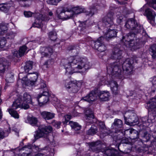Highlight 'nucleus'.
I'll return each instance as SVG.
<instances>
[{
    "label": "nucleus",
    "mask_w": 156,
    "mask_h": 156,
    "mask_svg": "<svg viewBox=\"0 0 156 156\" xmlns=\"http://www.w3.org/2000/svg\"><path fill=\"white\" fill-rule=\"evenodd\" d=\"M125 27L127 29H131V33L123 36L121 41L126 47L130 48L136 50L140 48L138 39L134 40L135 35L142 31L143 34H145L146 32L142 26L140 25L133 18L128 19L126 23Z\"/></svg>",
    "instance_id": "f257e3e1"
},
{
    "label": "nucleus",
    "mask_w": 156,
    "mask_h": 156,
    "mask_svg": "<svg viewBox=\"0 0 156 156\" xmlns=\"http://www.w3.org/2000/svg\"><path fill=\"white\" fill-rule=\"evenodd\" d=\"M62 63L66 69V73L70 74L79 72V70L83 68L85 69H87L91 67L87 58L78 56H71L63 59Z\"/></svg>",
    "instance_id": "f03ea898"
},
{
    "label": "nucleus",
    "mask_w": 156,
    "mask_h": 156,
    "mask_svg": "<svg viewBox=\"0 0 156 156\" xmlns=\"http://www.w3.org/2000/svg\"><path fill=\"white\" fill-rule=\"evenodd\" d=\"M120 46L118 44L117 47H115L112 51L111 59H117V62L108 65L107 67L108 73L109 76L110 75L114 76H117L119 78H121L123 77L122 74V71L121 69V67L119 66L120 63L118 64V62L122 63V60L120 59L122 58V50L121 48H118Z\"/></svg>",
    "instance_id": "7ed1b4c3"
},
{
    "label": "nucleus",
    "mask_w": 156,
    "mask_h": 156,
    "mask_svg": "<svg viewBox=\"0 0 156 156\" xmlns=\"http://www.w3.org/2000/svg\"><path fill=\"white\" fill-rule=\"evenodd\" d=\"M31 97L28 93H25L23 96L19 95L17 98L12 105V108L9 109V112L11 115L15 118H19V115L17 112L14 110L18 108H22L25 109L29 108V104H32Z\"/></svg>",
    "instance_id": "20e7f679"
},
{
    "label": "nucleus",
    "mask_w": 156,
    "mask_h": 156,
    "mask_svg": "<svg viewBox=\"0 0 156 156\" xmlns=\"http://www.w3.org/2000/svg\"><path fill=\"white\" fill-rule=\"evenodd\" d=\"M114 13L112 12H109L103 19V22L106 27H110L105 33L104 37L106 38H111L116 36L118 32L117 30L114 29V26L117 28L116 26L113 25Z\"/></svg>",
    "instance_id": "39448f33"
},
{
    "label": "nucleus",
    "mask_w": 156,
    "mask_h": 156,
    "mask_svg": "<svg viewBox=\"0 0 156 156\" xmlns=\"http://www.w3.org/2000/svg\"><path fill=\"white\" fill-rule=\"evenodd\" d=\"M84 12V9L79 6L73 8L70 10L66 12L65 8L63 7L58 8L56 10L58 18L64 20L74 17L76 15Z\"/></svg>",
    "instance_id": "423d86ee"
},
{
    "label": "nucleus",
    "mask_w": 156,
    "mask_h": 156,
    "mask_svg": "<svg viewBox=\"0 0 156 156\" xmlns=\"http://www.w3.org/2000/svg\"><path fill=\"white\" fill-rule=\"evenodd\" d=\"M38 129L35 131L34 134L35 140L42 137L47 136L48 134L52 131V127L50 126L41 125L38 127Z\"/></svg>",
    "instance_id": "0eeeda50"
},
{
    "label": "nucleus",
    "mask_w": 156,
    "mask_h": 156,
    "mask_svg": "<svg viewBox=\"0 0 156 156\" xmlns=\"http://www.w3.org/2000/svg\"><path fill=\"white\" fill-rule=\"evenodd\" d=\"M91 38L90 37H88L86 39L84 40L86 42H89L91 41V43H93L94 46L92 45L93 47L95 49L97 50L98 51L100 52H103L105 51L106 49V47L103 44V40L104 38L103 37H100L95 41H94L91 40Z\"/></svg>",
    "instance_id": "6e6552de"
},
{
    "label": "nucleus",
    "mask_w": 156,
    "mask_h": 156,
    "mask_svg": "<svg viewBox=\"0 0 156 156\" xmlns=\"http://www.w3.org/2000/svg\"><path fill=\"white\" fill-rule=\"evenodd\" d=\"M37 77V73H29L26 77L22 78V83L27 86H32L34 84Z\"/></svg>",
    "instance_id": "1a4fd4ad"
},
{
    "label": "nucleus",
    "mask_w": 156,
    "mask_h": 156,
    "mask_svg": "<svg viewBox=\"0 0 156 156\" xmlns=\"http://www.w3.org/2000/svg\"><path fill=\"white\" fill-rule=\"evenodd\" d=\"M126 123L128 125H132L136 123L138 119L136 114L133 111H129L126 112L124 115Z\"/></svg>",
    "instance_id": "9d476101"
},
{
    "label": "nucleus",
    "mask_w": 156,
    "mask_h": 156,
    "mask_svg": "<svg viewBox=\"0 0 156 156\" xmlns=\"http://www.w3.org/2000/svg\"><path fill=\"white\" fill-rule=\"evenodd\" d=\"M81 85L79 81H69L67 80L65 83V87L68 89L69 92L72 93H76L78 92Z\"/></svg>",
    "instance_id": "9b49d317"
},
{
    "label": "nucleus",
    "mask_w": 156,
    "mask_h": 156,
    "mask_svg": "<svg viewBox=\"0 0 156 156\" xmlns=\"http://www.w3.org/2000/svg\"><path fill=\"white\" fill-rule=\"evenodd\" d=\"M119 66L121 67V69L122 71V73L123 75L122 77L121 78H119L117 76H114L113 75H111L112 76V79L114 78L115 77H116L117 78L119 79H122L123 77V70L125 71L126 73L128 74H131L132 73L133 71V66L132 65V62H131L129 59H127L122 64V69L121 65L119 64Z\"/></svg>",
    "instance_id": "f8f14e48"
},
{
    "label": "nucleus",
    "mask_w": 156,
    "mask_h": 156,
    "mask_svg": "<svg viewBox=\"0 0 156 156\" xmlns=\"http://www.w3.org/2000/svg\"><path fill=\"white\" fill-rule=\"evenodd\" d=\"M146 108L149 112H151L154 115H156V98H153L147 102Z\"/></svg>",
    "instance_id": "ddd939ff"
},
{
    "label": "nucleus",
    "mask_w": 156,
    "mask_h": 156,
    "mask_svg": "<svg viewBox=\"0 0 156 156\" xmlns=\"http://www.w3.org/2000/svg\"><path fill=\"white\" fill-rule=\"evenodd\" d=\"M144 14L147 16L149 20L150 23L153 25H154L155 18L156 16L155 12L151 9L148 8V9H146Z\"/></svg>",
    "instance_id": "4468645a"
},
{
    "label": "nucleus",
    "mask_w": 156,
    "mask_h": 156,
    "mask_svg": "<svg viewBox=\"0 0 156 156\" xmlns=\"http://www.w3.org/2000/svg\"><path fill=\"white\" fill-rule=\"evenodd\" d=\"M49 93L47 91H43L42 94H40L37 97V100L39 103L44 104L48 100Z\"/></svg>",
    "instance_id": "2eb2a0df"
},
{
    "label": "nucleus",
    "mask_w": 156,
    "mask_h": 156,
    "mask_svg": "<svg viewBox=\"0 0 156 156\" xmlns=\"http://www.w3.org/2000/svg\"><path fill=\"white\" fill-rule=\"evenodd\" d=\"M53 52V49L51 46L40 48V52L43 56L49 57L52 54Z\"/></svg>",
    "instance_id": "dca6fc26"
},
{
    "label": "nucleus",
    "mask_w": 156,
    "mask_h": 156,
    "mask_svg": "<svg viewBox=\"0 0 156 156\" xmlns=\"http://www.w3.org/2000/svg\"><path fill=\"white\" fill-rule=\"evenodd\" d=\"M89 145L91 150L96 153L99 152L101 149V144L99 141L91 142L89 144Z\"/></svg>",
    "instance_id": "f3484780"
},
{
    "label": "nucleus",
    "mask_w": 156,
    "mask_h": 156,
    "mask_svg": "<svg viewBox=\"0 0 156 156\" xmlns=\"http://www.w3.org/2000/svg\"><path fill=\"white\" fill-rule=\"evenodd\" d=\"M108 83L112 93L114 95L118 94L119 91L118 89V85L117 82L112 80L109 81Z\"/></svg>",
    "instance_id": "a211bd4d"
},
{
    "label": "nucleus",
    "mask_w": 156,
    "mask_h": 156,
    "mask_svg": "<svg viewBox=\"0 0 156 156\" xmlns=\"http://www.w3.org/2000/svg\"><path fill=\"white\" fill-rule=\"evenodd\" d=\"M97 94L95 91H92L88 95L83 98V100L85 101H87L89 103L94 101L97 98Z\"/></svg>",
    "instance_id": "6ab92c4d"
},
{
    "label": "nucleus",
    "mask_w": 156,
    "mask_h": 156,
    "mask_svg": "<svg viewBox=\"0 0 156 156\" xmlns=\"http://www.w3.org/2000/svg\"><path fill=\"white\" fill-rule=\"evenodd\" d=\"M122 126V122L121 120L119 119H115L114 120V122L112 125V129L115 130V132L118 133L119 132Z\"/></svg>",
    "instance_id": "aec40b11"
},
{
    "label": "nucleus",
    "mask_w": 156,
    "mask_h": 156,
    "mask_svg": "<svg viewBox=\"0 0 156 156\" xmlns=\"http://www.w3.org/2000/svg\"><path fill=\"white\" fill-rule=\"evenodd\" d=\"M99 130L100 136L102 137H104L110 133V131L106 128L105 124L103 122L100 123Z\"/></svg>",
    "instance_id": "412c9836"
},
{
    "label": "nucleus",
    "mask_w": 156,
    "mask_h": 156,
    "mask_svg": "<svg viewBox=\"0 0 156 156\" xmlns=\"http://www.w3.org/2000/svg\"><path fill=\"white\" fill-rule=\"evenodd\" d=\"M42 118L45 120L51 119L55 117V114L47 111H43L41 112Z\"/></svg>",
    "instance_id": "4be33fe9"
},
{
    "label": "nucleus",
    "mask_w": 156,
    "mask_h": 156,
    "mask_svg": "<svg viewBox=\"0 0 156 156\" xmlns=\"http://www.w3.org/2000/svg\"><path fill=\"white\" fill-rule=\"evenodd\" d=\"M9 65V63L5 59L0 60V72L4 73L7 69Z\"/></svg>",
    "instance_id": "5701e85b"
},
{
    "label": "nucleus",
    "mask_w": 156,
    "mask_h": 156,
    "mask_svg": "<svg viewBox=\"0 0 156 156\" xmlns=\"http://www.w3.org/2000/svg\"><path fill=\"white\" fill-rule=\"evenodd\" d=\"M109 96V93L107 91H100L98 94V96L101 101H108Z\"/></svg>",
    "instance_id": "b1692460"
},
{
    "label": "nucleus",
    "mask_w": 156,
    "mask_h": 156,
    "mask_svg": "<svg viewBox=\"0 0 156 156\" xmlns=\"http://www.w3.org/2000/svg\"><path fill=\"white\" fill-rule=\"evenodd\" d=\"M12 6V3H4L0 4V10L5 12H8L10 8Z\"/></svg>",
    "instance_id": "393cba45"
},
{
    "label": "nucleus",
    "mask_w": 156,
    "mask_h": 156,
    "mask_svg": "<svg viewBox=\"0 0 156 156\" xmlns=\"http://www.w3.org/2000/svg\"><path fill=\"white\" fill-rule=\"evenodd\" d=\"M152 4H156V0H150L149 2H148L147 3L144 5L143 7L141 8L139 10V11L140 12H144V11H146V9H148V7L150 6L152 7L155 10H156V7H154L152 6Z\"/></svg>",
    "instance_id": "a878e982"
},
{
    "label": "nucleus",
    "mask_w": 156,
    "mask_h": 156,
    "mask_svg": "<svg viewBox=\"0 0 156 156\" xmlns=\"http://www.w3.org/2000/svg\"><path fill=\"white\" fill-rule=\"evenodd\" d=\"M139 121L140 122H141L144 126L146 127L149 126L150 124L152 122V120L148 119L146 116L142 117L139 119Z\"/></svg>",
    "instance_id": "bb28decb"
},
{
    "label": "nucleus",
    "mask_w": 156,
    "mask_h": 156,
    "mask_svg": "<svg viewBox=\"0 0 156 156\" xmlns=\"http://www.w3.org/2000/svg\"><path fill=\"white\" fill-rule=\"evenodd\" d=\"M103 152L107 156H115L117 153V151L114 149H107L103 151Z\"/></svg>",
    "instance_id": "cd10ccee"
},
{
    "label": "nucleus",
    "mask_w": 156,
    "mask_h": 156,
    "mask_svg": "<svg viewBox=\"0 0 156 156\" xmlns=\"http://www.w3.org/2000/svg\"><path fill=\"white\" fill-rule=\"evenodd\" d=\"M33 62L31 61L27 62L24 66V69L26 72H28L33 67Z\"/></svg>",
    "instance_id": "c85d7f7f"
},
{
    "label": "nucleus",
    "mask_w": 156,
    "mask_h": 156,
    "mask_svg": "<svg viewBox=\"0 0 156 156\" xmlns=\"http://www.w3.org/2000/svg\"><path fill=\"white\" fill-rule=\"evenodd\" d=\"M69 124L71 127L76 130H79L81 128V126L76 122L70 121Z\"/></svg>",
    "instance_id": "c756f323"
},
{
    "label": "nucleus",
    "mask_w": 156,
    "mask_h": 156,
    "mask_svg": "<svg viewBox=\"0 0 156 156\" xmlns=\"http://www.w3.org/2000/svg\"><path fill=\"white\" fill-rule=\"evenodd\" d=\"M35 149L38 151H41L42 150H48V151L51 154V155H52L54 154V149L53 148H50L48 147H46L42 149L39 146H35Z\"/></svg>",
    "instance_id": "7c9ffc66"
},
{
    "label": "nucleus",
    "mask_w": 156,
    "mask_h": 156,
    "mask_svg": "<svg viewBox=\"0 0 156 156\" xmlns=\"http://www.w3.org/2000/svg\"><path fill=\"white\" fill-rule=\"evenodd\" d=\"M97 132V128L96 126H92L90 128L87 132V134L90 135H93Z\"/></svg>",
    "instance_id": "2f4dec72"
},
{
    "label": "nucleus",
    "mask_w": 156,
    "mask_h": 156,
    "mask_svg": "<svg viewBox=\"0 0 156 156\" xmlns=\"http://www.w3.org/2000/svg\"><path fill=\"white\" fill-rule=\"evenodd\" d=\"M150 51L152 58H155L156 57V44H154L151 47Z\"/></svg>",
    "instance_id": "473e14b6"
},
{
    "label": "nucleus",
    "mask_w": 156,
    "mask_h": 156,
    "mask_svg": "<svg viewBox=\"0 0 156 156\" xmlns=\"http://www.w3.org/2000/svg\"><path fill=\"white\" fill-rule=\"evenodd\" d=\"M29 123L32 126H37V119L36 118L32 117H30L28 119Z\"/></svg>",
    "instance_id": "72a5a7b5"
},
{
    "label": "nucleus",
    "mask_w": 156,
    "mask_h": 156,
    "mask_svg": "<svg viewBox=\"0 0 156 156\" xmlns=\"http://www.w3.org/2000/svg\"><path fill=\"white\" fill-rule=\"evenodd\" d=\"M27 48L25 45H23L20 48L19 51V57H21L24 55Z\"/></svg>",
    "instance_id": "f704fd0d"
},
{
    "label": "nucleus",
    "mask_w": 156,
    "mask_h": 156,
    "mask_svg": "<svg viewBox=\"0 0 156 156\" xmlns=\"http://www.w3.org/2000/svg\"><path fill=\"white\" fill-rule=\"evenodd\" d=\"M48 36L49 38L51 41H55L57 38L56 33L55 31L50 32L48 34Z\"/></svg>",
    "instance_id": "c9c22d12"
},
{
    "label": "nucleus",
    "mask_w": 156,
    "mask_h": 156,
    "mask_svg": "<svg viewBox=\"0 0 156 156\" xmlns=\"http://www.w3.org/2000/svg\"><path fill=\"white\" fill-rule=\"evenodd\" d=\"M17 2H24V5L23 6L24 7H28L31 4V2L33 0H16Z\"/></svg>",
    "instance_id": "e433bc0d"
},
{
    "label": "nucleus",
    "mask_w": 156,
    "mask_h": 156,
    "mask_svg": "<svg viewBox=\"0 0 156 156\" xmlns=\"http://www.w3.org/2000/svg\"><path fill=\"white\" fill-rule=\"evenodd\" d=\"M6 82L8 83H12L14 81L13 76L10 74H8L6 79Z\"/></svg>",
    "instance_id": "4c0bfd02"
},
{
    "label": "nucleus",
    "mask_w": 156,
    "mask_h": 156,
    "mask_svg": "<svg viewBox=\"0 0 156 156\" xmlns=\"http://www.w3.org/2000/svg\"><path fill=\"white\" fill-rule=\"evenodd\" d=\"M7 30L6 25L3 24L0 25V35H3L4 33Z\"/></svg>",
    "instance_id": "58836bf2"
},
{
    "label": "nucleus",
    "mask_w": 156,
    "mask_h": 156,
    "mask_svg": "<svg viewBox=\"0 0 156 156\" xmlns=\"http://www.w3.org/2000/svg\"><path fill=\"white\" fill-rule=\"evenodd\" d=\"M39 87L41 89H44L46 91H48V90L46 87V85L45 83V82L43 80H41V82L39 84Z\"/></svg>",
    "instance_id": "ea45409f"
},
{
    "label": "nucleus",
    "mask_w": 156,
    "mask_h": 156,
    "mask_svg": "<svg viewBox=\"0 0 156 156\" xmlns=\"http://www.w3.org/2000/svg\"><path fill=\"white\" fill-rule=\"evenodd\" d=\"M6 43L5 39L3 37L0 38V48H3Z\"/></svg>",
    "instance_id": "a19ab883"
},
{
    "label": "nucleus",
    "mask_w": 156,
    "mask_h": 156,
    "mask_svg": "<svg viewBox=\"0 0 156 156\" xmlns=\"http://www.w3.org/2000/svg\"><path fill=\"white\" fill-rule=\"evenodd\" d=\"M8 135V133L5 132L3 130L0 129V139H3L5 137L7 136Z\"/></svg>",
    "instance_id": "79ce46f5"
},
{
    "label": "nucleus",
    "mask_w": 156,
    "mask_h": 156,
    "mask_svg": "<svg viewBox=\"0 0 156 156\" xmlns=\"http://www.w3.org/2000/svg\"><path fill=\"white\" fill-rule=\"evenodd\" d=\"M72 117L71 115H65L64 117V119H65V121L63 122L64 124H67L68 122H69V121L70 119Z\"/></svg>",
    "instance_id": "37998d69"
},
{
    "label": "nucleus",
    "mask_w": 156,
    "mask_h": 156,
    "mask_svg": "<svg viewBox=\"0 0 156 156\" xmlns=\"http://www.w3.org/2000/svg\"><path fill=\"white\" fill-rule=\"evenodd\" d=\"M68 50H76L77 52H78L79 51V47L78 46L75 47V46L71 45L68 48Z\"/></svg>",
    "instance_id": "c03bdc74"
},
{
    "label": "nucleus",
    "mask_w": 156,
    "mask_h": 156,
    "mask_svg": "<svg viewBox=\"0 0 156 156\" xmlns=\"http://www.w3.org/2000/svg\"><path fill=\"white\" fill-rule=\"evenodd\" d=\"M47 3L50 5H57L58 3L57 0H48Z\"/></svg>",
    "instance_id": "a18cd8bd"
},
{
    "label": "nucleus",
    "mask_w": 156,
    "mask_h": 156,
    "mask_svg": "<svg viewBox=\"0 0 156 156\" xmlns=\"http://www.w3.org/2000/svg\"><path fill=\"white\" fill-rule=\"evenodd\" d=\"M89 112V110L86 111V115L88 117L92 119H93L94 117V114H93V112L92 111H91L90 112V113H88V112Z\"/></svg>",
    "instance_id": "49530a36"
},
{
    "label": "nucleus",
    "mask_w": 156,
    "mask_h": 156,
    "mask_svg": "<svg viewBox=\"0 0 156 156\" xmlns=\"http://www.w3.org/2000/svg\"><path fill=\"white\" fill-rule=\"evenodd\" d=\"M32 14L33 13L30 11H24V14L25 16L27 17H31Z\"/></svg>",
    "instance_id": "de8ad7c7"
},
{
    "label": "nucleus",
    "mask_w": 156,
    "mask_h": 156,
    "mask_svg": "<svg viewBox=\"0 0 156 156\" xmlns=\"http://www.w3.org/2000/svg\"><path fill=\"white\" fill-rule=\"evenodd\" d=\"M143 138L146 139V141H147L150 139V135L147 132H145L144 133Z\"/></svg>",
    "instance_id": "09e8293b"
},
{
    "label": "nucleus",
    "mask_w": 156,
    "mask_h": 156,
    "mask_svg": "<svg viewBox=\"0 0 156 156\" xmlns=\"http://www.w3.org/2000/svg\"><path fill=\"white\" fill-rule=\"evenodd\" d=\"M61 123L60 122H53V125L56 128L58 129L60 128Z\"/></svg>",
    "instance_id": "8fccbe9b"
},
{
    "label": "nucleus",
    "mask_w": 156,
    "mask_h": 156,
    "mask_svg": "<svg viewBox=\"0 0 156 156\" xmlns=\"http://www.w3.org/2000/svg\"><path fill=\"white\" fill-rule=\"evenodd\" d=\"M31 148V145H28L27 146H25L23 147L21 150H25L26 151H29L30 150Z\"/></svg>",
    "instance_id": "3c124183"
},
{
    "label": "nucleus",
    "mask_w": 156,
    "mask_h": 156,
    "mask_svg": "<svg viewBox=\"0 0 156 156\" xmlns=\"http://www.w3.org/2000/svg\"><path fill=\"white\" fill-rule=\"evenodd\" d=\"M12 53L13 54V56L14 57H19V53H18L17 51L16 50H14L12 51Z\"/></svg>",
    "instance_id": "603ef678"
},
{
    "label": "nucleus",
    "mask_w": 156,
    "mask_h": 156,
    "mask_svg": "<svg viewBox=\"0 0 156 156\" xmlns=\"http://www.w3.org/2000/svg\"><path fill=\"white\" fill-rule=\"evenodd\" d=\"M85 23V22H83L80 23L79 26L82 28L81 30H83L85 28L86 26Z\"/></svg>",
    "instance_id": "864d4df0"
},
{
    "label": "nucleus",
    "mask_w": 156,
    "mask_h": 156,
    "mask_svg": "<svg viewBox=\"0 0 156 156\" xmlns=\"http://www.w3.org/2000/svg\"><path fill=\"white\" fill-rule=\"evenodd\" d=\"M15 36V34L13 33L10 34L7 37V38L8 39H13Z\"/></svg>",
    "instance_id": "5fc2aeb1"
},
{
    "label": "nucleus",
    "mask_w": 156,
    "mask_h": 156,
    "mask_svg": "<svg viewBox=\"0 0 156 156\" xmlns=\"http://www.w3.org/2000/svg\"><path fill=\"white\" fill-rule=\"evenodd\" d=\"M123 19V17L122 16H120L118 17L117 19V23L119 24L122 21Z\"/></svg>",
    "instance_id": "6e6d98bb"
},
{
    "label": "nucleus",
    "mask_w": 156,
    "mask_h": 156,
    "mask_svg": "<svg viewBox=\"0 0 156 156\" xmlns=\"http://www.w3.org/2000/svg\"><path fill=\"white\" fill-rule=\"evenodd\" d=\"M37 22H35L33 24V26L34 27H40L41 26L40 24H37Z\"/></svg>",
    "instance_id": "4d7b16f0"
},
{
    "label": "nucleus",
    "mask_w": 156,
    "mask_h": 156,
    "mask_svg": "<svg viewBox=\"0 0 156 156\" xmlns=\"http://www.w3.org/2000/svg\"><path fill=\"white\" fill-rule=\"evenodd\" d=\"M152 83L153 85H156V77H154L152 80Z\"/></svg>",
    "instance_id": "13d9d810"
},
{
    "label": "nucleus",
    "mask_w": 156,
    "mask_h": 156,
    "mask_svg": "<svg viewBox=\"0 0 156 156\" xmlns=\"http://www.w3.org/2000/svg\"><path fill=\"white\" fill-rule=\"evenodd\" d=\"M35 156H48V155L40 153L37 154Z\"/></svg>",
    "instance_id": "bf43d9fd"
},
{
    "label": "nucleus",
    "mask_w": 156,
    "mask_h": 156,
    "mask_svg": "<svg viewBox=\"0 0 156 156\" xmlns=\"http://www.w3.org/2000/svg\"><path fill=\"white\" fill-rule=\"evenodd\" d=\"M30 155V154H27L25 153H23L20 156H29V155Z\"/></svg>",
    "instance_id": "052dcab7"
},
{
    "label": "nucleus",
    "mask_w": 156,
    "mask_h": 156,
    "mask_svg": "<svg viewBox=\"0 0 156 156\" xmlns=\"http://www.w3.org/2000/svg\"><path fill=\"white\" fill-rule=\"evenodd\" d=\"M32 41L34 42L35 43H40V41H39V40L38 39L33 41Z\"/></svg>",
    "instance_id": "680f3d73"
},
{
    "label": "nucleus",
    "mask_w": 156,
    "mask_h": 156,
    "mask_svg": "<svg viewBox=\"0 0 156 156\" xmlns=\"http://www.w3.org/2000/svg\"><path fill=\"white\" fill-rule=\"evenodd\" d=\"M2 112L1 111V109L0 108V119H2Z\"/></svg>",
    "instance_id": "e2e57ef3"
},
{
    "label": "nucleus",
    "mask_w": 156,
    "mask_h": 156,
    "mask_svg": "<svg viewBox=\"0 0 156 156\" xmlns=\"http://www.w3.org/2000/svg\"><path fill=\"white\" fill-rule=\"evenodd\" d=\"M128 131H129V132L131 134L133 133V132L134 131V130H130V129H128L127 130Z\"/></svg>",
    "instance_id": "0e129e2a"
},
{
    "label": "nucleus",
    "mask_w": 156,
    "mask_h": 156,
    "mask_svg": "<svg viewBox=\"0 0 156 156\" xmlns=\"http://www.w3.org/2000/svg\"><path fill=\"white\" fill-rule=\"evenodd\" d=\"M53 14L52 12L50 11L48 12V15L49 16H52Z\"/></svg>",
    "instance_id": "69168bd1"
},
{
    "label": "nucleus",
    "mask_w": 156,
    "mask_h": 156,
    "mask_svg": "<svg viewBox=\"0 0 156 156\" xmlns=\"http://www.w3.org/2000/svg\"><path fill=\"white\" fill-rule=\"evenodd\" d=\"M153 132L154 133H156V126H155L153 130Z\"/></svg>",
    "instance_id": "338daca9"
},
{
    "label": "nucleus",
    "mask_w": 156,
    "mask_h": 156,
    "mask_svg": "<svg viewBox=\"0 0 156 156\" xmlns=\"http://www.w3.org/2000/svg\"><path fill=\"white\" fill-rule=\"evenodd\" d=\"M117 2H118V3H119L120 4H125V3H123L122 2H120L119 1H117Z\"/></svg>",
    "instance_id": "774afa93"
}]
</instances>
